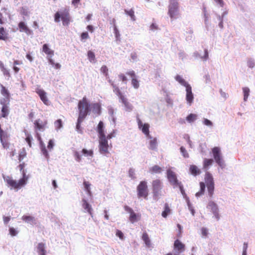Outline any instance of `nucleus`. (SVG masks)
Segmentation results:
<instances>
[{"label": "nucleus", "instance_id": "obj_1", "mask_svg": "<svg viewBox=\"0 0 255 255\" xmlns=\"http://www.w3.org/2000/svg\"><path fill=\"white\" fill-rule=\"evenodd\" d=\"M24 163L20 164L18 166L20 171L22 172V178H21L18 181L13 180L11 177L7 176L6 178V182L7 184L10 186L12 188L14 189H20L22 186H24L28 179V176L26 175V172L24 169Z\"/></svg>", "mask_w": 255, "mask_h": 255}, {"label": "nucleus", "instance_id": "obj_2", "mask_svg": "<svg viewBox=\"0 0 255 255\" xmlns=\"http://www.w3.org/2000/svg\"><path fill=\"white\" fill-rule=\"evenodd\" d=\"M167 14L171 20L176 19L180 16L178 0H169Z\"/></svg>", "mask_w": 255, "mask_h": 255}, {"label": "nucleus", "instance_id": "obj_3", "mask_svg": "<svg viewBox=\"0 0 255 255\" xmlns=\"http://www.w3.org/2000/svg\"><path fill=\"white\" fill-rule=\"evenodd\" d=\"M90 105L89 104L87 98L84 97L82 99L80 100L78 102V117L80 119H85L90 111Z\"/></svg>", "mask_w": 255, "mask_h": 255}, {"label": "nucleus", "instance_id": "obj_4", "mask_svg": "<svg viewBox=\"0 0 255 255\" xmlns=\"http://www.w3.org/2000/svg\"><path fill=\"white\" fill-rule=\"evenodd\" d=\"M167 178L171 185L174 187H179L181 193L183 194L184 192L183 186L181 182L177 179L176 174L170 169L167 170Z\"/></svg>", "mask_w": 255, "mask_h": 255}, {"label": "nucleus", "instance_id": "obj_5", "mask_svg": "<svg viewBox=\"0 0 255 255\" xmlns=\"http://www.w3.org/2000/svg\"><path fill=\"white\" fill-rule=\"evenodd\" d=\"M60 18L62 21L63 25L65 26H68L71 21V17L68 10H65L61 13L59 12H56L54 15L55 21L59 22Z\"/></svg>", "mask_w": 255, "mask_h": 255}, {"label": "nucleus", "instance_id": "obj_6", "mask_svg": "<svg viewBox=\"0 0 255 255\" xmlns=\"http://www.w3.org/2000/svg\"><path fill=\"white\" fill-rule=\"evenodd\" d=\"M137 195L138 198H143L147 200L148 196V189L147 182L141 181L136 187Z\"/></svg>", "mask_w": 255, "mask_h": 255}, {"label": "nucleus", "instance_id": "obj_7", "mask_svg": "<svg viewBox=\"0 0 255 255\" xmlns=\"http://www.w3.org/2000/svg\"><path fill=\"white\" fill-rule=\"evenodd\" d=\"M153 197L157 199L161 196V190L163 188V184L161 180L156 179L153 180L151 183Z\"/></svg>", "mask_w": 255, "mask_h": 255}, {"label": "nucleus", "instance_id": "obj_8", "mask_svg": "<svg viewBox=\"0 0 255 255\" xmlns=\"http://www.w3.org/2000/svg\"><path fill=\"white\" fill-rule=\"evenodd\" d=\"M205 181L207 187L208 195L211 197L214 194V182L213 178L210 173L207 172L205 174Z\"/></svg>", "mask_w": 255, "mask_h": 255}, {"label": "nucleus", "instance_id": "obj_9", "mask_svg": "<svg viewBox=\"0 0 255 255\" xmlns=\"http://www.w3.org/2000/svg\"><path fill=\"white\" fill-rule=\"evenodd\" d=\"M99 138V150L101 153L106 154L108 153L109 145L108 143L106 137Z\"/></svg>", "mask_w": 255, "mask_h": 255}, {"label": "nucleus", "instance_id": "obj_10", "mask_svg": "<svg viewBox=\"0 0 255 255\" xmlns=\"http://www.w3.org/2000/svg\"><path fill=\"white\" fill-rule=\"evenodd\" d=\"M75 156L78 159H80L83 156L87 158H91L93 157V151L92 149L87 150L86 149H83L81 152H75Z\"/></svg>", "mask_w": 255, "mask_h": 255}, {"label": "nucleus", "instance_id": "obj_11", "mask_svg": "<svg viewBox=\"0 0 255 255\" xmlns=\"http://www.w3.org/2000/svg\"><path fill=\"white\" fill-rule=\"evenodd\" d=\"M47 124V120H41L40 119L35 120L34 122V128L36 130H44L46 127Z\"/></svg>", "mask_w": 255, "mask_h": 255}, {"label": "nucleus", "instance_id": "obj_12", "mask_svg": "<svg viewBox=\"0 0 255 255\" xmlns=\"http://www.w3.org/2000/svg\"><path fill=\"white\" fill-rule=\"evenodd\" d=\"M124 209L126 211L130 214L129 220L132 223L136 222L139 219L140 216L136 215L131 208L126 205L125 206Z\"/></svg>", "mask_w": 255, "mask_h": 255}, {"label": "nucleus", "instance_id": "obj_13", "mask_svg": "<svg viewBox=\"0 0 255 255\" xmlns=\"http://www.w3.org/2000/svg\"><path fill=\"white\" fill-rule=\"evenodd\" d=\"M19 31L20 32H24L26 35H30L32 34V30H31L27 25L26 23L23 21H20L18 24Z\"/></svg>", "mask_w": 255, "mask_h": 255}, {"label": "nucleus", "instance_id": "obj_14", "mask_svg": "<svg viewBox=\"0 0 255 255\" xmlns=\"http://www.w3.org/2000/svg\"><path fill=\"white\" fill-rule=\"evenodd\" d=\"M207 208L211 210L216 219L219 220L220 219V215L218 213V208L217 204L213 201H210Z\"/></svg>", "mask_w": 255, "mask_h": 255}, {"label": "nucleus", "instance_id": "obj_15", "mask_svg": "<svg viewBox=\"0 0 255 255\" xmlns=\"http://www.w3.org/2000/svg\"><path fill=\"white\" fill-rule=\"evenodd\" d=\"M138 127L140 129L142 132L145 134L147 136L149 137V125L148 124H143L142 122L139 119H137Z\"/></svg>", "mask_w": 255, "mask_h": 255}, {"label": "nucleus", "instance_id": "obj_16", "mask_svg": "<svg viewBox=\"0 0 255 255\" xmlns=\"http://www.w3.org/2000/svg\"><path fill=\"white\" fill-rule=\"evenodd\" d=\"M127 74L131 78V84L135 89H137L139 87V82L136 78L135 72L133 70L129 71L127 73Z\"/></svg>", "mask_w": 255, "mask_h": 255}, {"label": "nucleus", "instance_id": "obj_17", "mask_svg": "<svg viewBox=\"0 0 255 255\" xmlns=\"http://www.w3.org/2000/svg\"><path fill=\"white\" fill-rule=\"evenodd\" d=\"M185 245L179 240L177 239L174 243V250L178 253H181L185 251Z\"/></svg>", "mask_w": 255, "mask_h": 255}, {"label": "nucleus", "instance_id": "obj_18", "mask_svg": "<svg viewBox=\"0 0 255 255\" xmlns=\"http://www.w3.org/2000/svg\"><path fill=\"white\" fill-rule=\"evenodd\" d=\"M36 93L40 97L41 100L46 105H49V101L46 96V92L42 89H37L36 90Z\"/></svg>", "mask_w": 255, "mask_h": 255}, {"label": "nucleus", "instance_id": "obj_19", "mask_svg": "<svg viewBox=\"0 0 255 255\" xmlns=\"http://www.w3.org/2000/svg\"><path fill=\"white\" fill-rule=\"evenodd\" d=\"M124 105L126 111L131 112L133 109L132 105L128 102V99L124 95L119 98Z\"/></svg>", "mask_w": 255, "mask_h": 255}, {"label": "nucleus", "instance_id": "obj_20", "mask_svg": "<svg viewBox=\"0 0 255 255\" xmlns=\"http://www.w3.org/2000/svg\"><path fill=\"white\" fill-rule=\"evenodd\" d=\"M186 99L188 103L191 104L193 101V95L192 92V88L190 85L186 87Z\"/></svg>", "mask_w": 255, "mask_h": 255}, {"label": "nucleus", "instance_id": "obj_21", "mask_svg": "<svg viewBox=\"0 0 255 255\" xmlns=\"http://www.w3.org/2000/svg\"><path fill=\"white\" fill-rule=\"evenodd\" d=\"M42 51L47 56L48 58H51L54 54V50L51 49L47 44H43Z\"/></svg>", "mask_w": 255, "mask_h": 255}, {"label": "nucleus", "instance_id": "obj_22", "mask_svg": "<svg viewBox=\"0 0 255 255\" xmlns=\"http://www.w3.org/2000/svg\"><path fill=\"white\" fill-rule=\"evenodd\" d=\"M97 132L98 133L99 138L106 137L104 130V123L100 121L97 127Z\"/></svg>", "mask_w": 255, "mask_h": 255}, {"label": "nucleus", "instance_id": "obj_23", "mask_svg": "<svg viewBox=\"0 0 255 255\" xmlns=\"http://www.w3.org/2000/svg\"><path fill=\"white\" fill-rule=\"evenodd\" d=\"M10 109L9 106H4L1 107L0 119H7L9 114Z\"/></svg>", "mask_w": 255, "mask_h": 255}, {"label": "nucleus", "instance_id": "obj_24", "mask_svg": "<svg viewBox=\"0 0 255 255\" xmlns=\"http://www.w3.org/2000/svg\"><path fill=\"white\" fill-rule=\"evenodd\" d=\"M37 250L39 255H46L45 244L43 243H40L38 244Z\"/></svg>", "mask_w": 255, "mask_h": 255}, {"label": "nucleus", "instance_id": "obj_25", "mask_svg": "<svg viewBox=\"0 0 255 255\" xmlns=\"http://www.w3.org/2000/svg\"><path fill=\"white\" fill-rule=\"evenodd\" d=\"M212 152L215 159H221V153L220 148L215 147L212 149Z\"/></svg>", "mask_w": 255, "mask_h": 255}, {"label": "nucleus", "instance_id": "obj_26", "mask_svg": "<svg viewBox=\"0 0 255 255\" xmlns=\"http://www.w3.org/2000/svg\"><path fill=\"white\" fill-rule=\"evenodd\" d=\"M92 111L94 113L97 115L101 114V107L99 103H94L91 105Z\"/></svg>", "mask_w": 255, "mask_h": 255}, {"label": "nucleus", "instance_id": "obj_27", "mask_svg": "<svg viewBox=\"0 0 255 255\" xmlns=\"http://www.w3.org/2000/svg\"><path fill=\"white\" fill-rule=\"evenodd\" d=\"M21 219L23 222L30 224H33L35 221L34 217L29 215H23Z\"/></svg>", "mask_w": 255, "mask_h": 255}, {"label": "nucleus", "instance_id": "obj_28", "mask_svg": "<svg viewBox=\"0 0 255 255\" xmlns=\"http://www.w3.org/2000/svg\"><path fill=\"white\" fill-rule=\"evenodd\" d=\"M189 170L190 173L194 176L199 175L201 173L200 169L194 165H192L190 166Z\"/></svg>", "mask_w": 255, "mask_h": 255}, {"label": "nucleus", "instance_id": "obj_29", "mask_svg": "<svg viewBox=\"0 0 255 255\" xmlns=\"http://www.w3.org/2000/svg\"><path fill=\"white\" fill-rule=\"evenodd\" d=\"M83 208L86 210L90 214L92 215V209L91 208V205L87 202V201L85 199L83 200Z\"/></svg>", "mask_w": 255, "mask_h": 255}, {"label": "nucleus", "instance_id": "obj_30", "mask_svg": "<svg viewBox=\"0 0 255 255\" xmlns=\"http://www.w3.org/2000/svg\"><path fill=\"white\" fill-rule=\"evenodd\" d=\"M10 97H4L0 99V104L2 107L9 106L10 103Z\"/></svg>", "mask_w": 255, "mask_h": 255}, {"label": "nucleus", "instance_id": "obj_31", "mask_svg": "<svg viewBox=\"0 0 255 255\" xmlns=\"http://www.w3.org/2000/svg\"><path fill=\"white\" fill-rule=\"evenodd\" d=\"M163 171L161 167L158 165H154L149 169L150 173H160Z\"/></svg>", "mask_w": 255, "mask_h": 255}, {"label": "nucleus", "instance_id": "obj_32", "mask_svg": "<svg viewBox=\"0 0 255 255\" xmlns=\"http://www.w3.org/2000/svg\"><path fill=\"white\" fill-rule=\"evenodd\" d=\"M142 240L144 241V243L147 247H150L151 245L150 240L147 233L144 232L143 233L142 236Z\"/></svg>", "mask_w": 255, "mask_h": 255}, {"label": "nucleus", "instance_id": "obj_33", "mask_svg": "<svg viewBox=\"0 0 255 255\" xmlns=\"http://www.w3.org/2000/svg\"><path fill=\"white\" fill-rule=\"evenodd\" d=\"M171 210L167 203L164 205V210L162 212V216L163 218H166L167 215L170 213Z\"/></svg>", "mask_w": 255, "mask_h": 255}, {"label": "nucleus", "instance_id": "obj_34", "mask_svg": "<svg viewBox=\"0 0 255 255\" xmlns=\"http://www.w3.org/2000/svg\"><path fill=\"white\" fill-rule=\"evenodd\" d=\"M200 191L196 193V196H197V197H199V196L202 195L205 192V184L204 182H201L200 183Z\"/></svg>", "mask_w": 255, "mask_h": 255}, {"label": "nucleus", "instance_id": "obj_35", "mask_svg": "<svg viewBox=\"0 0 255 255\" xmlns=\"http://www.w3.org/2000/svg\"><path fill=\"white\" fill-rule=\"evenodd\" d=\"M8 38L7 33L5 31L3 27L0 28V39L6 40Z\"/></svg>", "mask_w": 255, "mask_h": 255}, {"label": "nucleus", "instance_id": "obj_36", "mask_svg": "<svg viewBox=\"0 0 255 255\" xmlns=\"http://www.w3.org/2000/svg\"><path fill=\"white\" fill-rule=\"evenodd\" d=\"M175 79L177 81H178L180 84L183 85V86L187 87V86H189L190 85L188 84L180 75H177L175 77Z\"/></svg>", "mask_w": 255, "mask_h": 255}, {"label": "nucleus", "instance_id": "obj_37", "mask_svg": "<svg viewBox=\"0 0 255 255\" xmlns=\"http://www.w3.org/2000/svg\"><path fill=\"white\" fill-rule=\"evenodd\" d=\"M0 93L4 97H10V95L8 90L2 85H0Z\"/></svg>", "mask_w": 255, "mask_h": 255}, {"label": "nucleus", "instance_id": "obj_38", "mask_svg": "<svg viewBox=\"0 0 255 255\" xmlns=\"http://www.w3.org/2000/svg\"><path fill=\"white\" fill-rule=\"evenodd\" d=\"M0 69L4 75H5L8 77H9L10 76V73H9L8 70H7V69L4 67L3 63L1 61H0Z\"/></svg>", "mask_w": 255, "mask_h": 255}, {"label": "nucleus", "instance_id": "obj_39", "mask_svg": "<svg viewBox=\"0 0 255 255\" xmlns=\"http://www.w3.org/2000/svg\"><path fill=\"white\" fill-rule=\"evenodd\" d=\"M125 12L130 17L132 20H135L136 18L134 15V11L133 9H130L129 10L125 9Z\"/></svg>", "mask_w": 255, "mask_h": 255}, {"label": "nucleus", "instance_id": "obj_40", "mask_svg": "<svg viewBox=\"0 0 255 255\" xmlns=\"http://www.w3.org/2000/svg\"><path fill=\"white\" fill-rule=\"evenodd\" d=\"M88 59L91 62H95V53L91 50H89L87 53Z\"/></svg>", "mask_w": 255, "mask_h": 255}, {"label": "nucleus", "instance_id": "obj_41", "mask_svg": "<svg viewBox=\"0 0 255 255\" xmlns=\"http://www.w3.org/2000/svg\"><path fill=\"white\" fill-rule=\"evenodd\" d=\"M151 140L149 141V146L150 148L152 149H155L157 146V140L156 138H152L149 135V137Z\"/></svg>", "mask_w": 255, "mask_h": 255}, {"label": "nucleus", "instance_id": "obj_42", "mask_svg": "<svg viewBox=\"0 0 255 255\" xmlns=\"http://www.w3.org/2000/svg\"><path fill=\"white\" fill-rule=\"evenodd\" d=\"M100 71L106 76L107 79L109 78V69L106 65H103L100 69Z\"/></svg>", "mask_w": 255, "mask_h": 255}, {"label": "nucleus", "instance_id": "obj_43", "mask_svg": "<svg viewBox=\"0 0 255 255\" xmlns=\"http://www.w3.org/2000/svg\"><path fill=\"white\" fill-rule=\"evenodd\" d=\"M111 85L114 89V91L116 93L117 95L119 97V98L123 96L120 89L117 86L114 85L113 83L111 84Z\"/></svg>", "mask_w": 255, "mask_h": 255}, {"label": "nucleus", "instance_id": "obj_44", "mask_svg": "<svg viewBox=\"0 0 255 255\" xmlns=\"http://www.w3.org/2000/svg\"><path fill=\"white\" fill-rule=\"evenodd\" d=\"M243 91L244 92V100L245 101H246L249 96L250 89L248 87H244L243 88Z\"/></svg>", "mask_w": 255, "mask_h": 255}, {"label": "nucleus", "instance_id": "obj_45", "mask_svg": "<svg viewBox=\"0 0 255 255\" xmlns=\"http://www.w3.org/2000/svg\"><path fill=\"white\" fill-rule=\"evenodd\" d=\"M84 119H80L79 117L78 118L77 123L76 125V129L78 132L80 133L82 132V128L81 127V124L83 122Z\"/></svg>", "mask_w": 255, "mask_h": 255}, {"label": "nucleus", "instance_id": "obj_46", "mask_svg": "<svg viewBox=\"0 0 255 255\" xmlns=\"http://www.w3.org/2000/svg\"><path fill=\"white\" fill-rule=\"evenodd\" d=\"M197 118V116L194 114H190L186 117V120L189 123L193 122Z\"/></svg>", "mask_w": 255, "mask_h": 255}, {"label": "nucleus", "instance_id": "obj_47", "mask_svg": "<svg viewBox=\"0 0 255 255\" xmlns=\"http://www.w3.org/2000/svg\"><path fill=\"white\" fill-rule=\"evenodd\" d=\"M54 126L56 129L58 130L62 127V121L61 119H58L54 122Z\"/></svg>", "mask_w": 255, "mask_h": 255}, {"label": "nucleus", "instance_id": "obj_48", "mask_svg": "<svg viewBox=\"0 0 255 255\" xmlns=\"http://www.w3.org/2000/svg\"><path fill=\"white\" fill-rule=\"evenodd\" d=\"M83 184H84L85 190L87 192L88 194H89L90 195L91 194V192L90 190L91 184L87 181H84Z\"/></svg>", "mask_w": 255, "mask_h": 255}, {"label": "nucleus", "instance_id": "obj_49", "mask_svg": "<svg viewBox=\"0 0 255 255\" xmlns=\"http://www.w3.org/2000/svg\"><path fill=\"white\" fill-rule=\"evenodd\" d=\"M7 137L8 134L6 132L3 131L2 133H0V139L1 142H3V140H5Z\"/></svg>", "mask_w": 255, "mask_h": 255}, {"label": "nucleus", "instance_id": "obj_50", "mask_svg": "<svg viewBox=\"0 0 255 255\" xmlns=\"http://www.w3.org/2000/svg\"><path fill=\"white\" fill-rule=\"evenodd\" d=\"M26 137L25 138V140L26 142L28 143L29 147H31V140L32 139V137L29 133L26 134Z\"/></svg>", "mask_w": 255, "mask_h": 255}, {"label": "nucleus", "instance_id": "obj_51", "mask_svg": "<svg viewBox=\"0 0 255 255\" xmlns=\"http://www.w3.org/2000/svg\"><path fill=\"white\" fill-rule=\"evenodd\" d=\"M49 63L54 66L55 69H58L61 68V65L59 63H55L54 61L51 58H49Z\"/></svg>", "mask_w": 255, "mask_h": 255}, {"label": "nucleus", "instance_id": "obj_52", "mask_svg": "<svg viewBox=\"0 0 255 255\" xmlns=\"http://www.w3.org/2000/svg\"><path fill=\"white\" fill-rule=\"evenodd\" d=\"M180 151H181V153H182V155H183L184 158L189 157L188 153H187V151L186 150V149L184 147H183V146H181L180 147Z\"/></svg>", "mask_w": 255, "mask_h": 255}, {"label": "nucleus", "instance_id": "obj_53", "mask_svg": "<svg viewBox=\"0 0 255 255\" xmlns=\"http://www.w3.org/2000/svg\"><path fill=\"white\" fill-rule=\"evenodd\" d=\"M119 77L123 82H124L126 84L127 83L128 79L125 74H120L119 75Z\"/></svg>", "mask_w": 255, "mask_h": 255}, {"label": "nucleus", "instance_id": "obj_54", "mask_svg": "<svg viewBox=\"0 0 255 255\" xmlns=\"http://www.w3.org/2000/svg\"><path fill=\"white\" fill-rule=\"evenodd\" d=\"M89 38V34L87 32H82L81 34V40L87 39Z\"/></svg>", "mask_w": 255, "mask_h": 255}, {"label": "nucleus", "instance_id": "obj_55", "mask_svg": "<svg viewBox=\"0 0 255 255\" xmlns=\"http://www.w3.org/2000/svg\"><path fill=\"white\" fill-rule=\"evenodd\" d=\"M116 236L118 237L120 239L123 240L124 239V234L122 233V232L120 230H117L116 231Z\"/></svg>", "mask_w": 255, "mask_h": 255}, {"label": "nucleus", "instance_id": "obj_56", "mask_svg": "<svg viewBox=\"0 0 255 255\" xmlns=\"http://www.w3.org/2000/svg\"><path fill=\"white\" fill-rule=\"evenodd\" d=\"M9 233L12 236H15L17 234V232L13 228H10L9 229Z\"/></svg>", "mask_w": 255, "mask_h": 255}, {"label": "nucleus", "instance_id": "obj_57", "mask_svg": "<svg viewBox=\"0 0 255 255\" xmlns=\"http://www.w3.org/2000/svg\"><path fill=\"white\" fill-rule=\"evenodd\" d=\"M26 156V152L24 150H22L19 154V159H23Z\"/></svg>", "mask_w": 255, "mask_h": 255}, {"label": "nucleus", "instance_id": "obj_58", "mask_svg": "<svg viewBox=\"0 0 255 255\" xmlns=\"http://www.w3.org/2000/svg\"><path fill=\"white\" fill-rule=\"evenodd\" d=\"M224 15V14H223L222 15V16H219V20H220V22L219 24V26L221 28H223V19Z\"/></svg>", "mask_w": 255, "mask_h": 255}, {"label": "nucleus", "instance_id": "obj_59", "mask_svg": "<svg viewBox=\"0 0 255 255\" xmlns=\"http://www.w3.org/2000/svg\"><path fill=\"white\" fill-rule=\"evenodd\" d=\"M202 235L204 237H206L208 235V230L205 228H202L201 229Z\"/></svg>", "mask_w": 255, "mask_h": 255}, {"label": "nucleus", "instance_id": "obj_60", "mask_svg": "<svg viewBox=\"0 0 255 255\" xmlns=\"http://www.w3.org/2000/svg\"><path fill=\"white\" fill-rule=\"evenodd\" d=\"M203 123L204 125L208 126H212V123L209 120L207 119H204Z\"/></svg>", "mask_w": 255, "mask_h": 255}, {"label": "nucleus", "instance_id": "obj_61", "mask_svg": "<svg viewBox=\"0 0 255 255\" xmlns=\"http://www.w3.org/2000/svg\"><path fill=\"white\" fill-rule=\"evenodd\" d=\"M247 249H248V244L247 243H244L243 245V254L247 255Z\"/></svg>", "mask_w": 255, "mask_h": 255}, {"label": "nucleus", "instance_id": "obj_62", "mask_svg": "<svg viewBox=\"0 0 255 255\" xmlns=\"http://www.w3.org/2000/svg\"><path fill=\"white\" fill-rule=\"evenodd\" d=\"M213 160H206L204 163V168H207L209 165L212 164Z\"/></svg>", "mask_w": 255, "mask_h": 255}, {"label": "nucleus", "instance_id": "obj_63", "mask_svg": "<svg viewBox=\"0 0 255 255\" xmlns=\"http://www.w3.org/2000/svg\"><path fill=\"white\" fill-rule=\"evenodd\" d=\"M54 146V142L52 139L49 140L47 147L49 149H51Z\"/></svg>", "mask_w": 255, "mask_h": 255}, {"label": "nucleus", "instance_id": "obj_64", "mask_svg": "<svg viewBox=\"0 0 255 255\" xmlns=\"http://www.w3.org/2000/svg\"><path fill=\"white\" fill-rule=\"evenodd\" d=\"M215 2L219 4L221 7H223L224 5V2L223 0H214Z\"/></svg>", "mask_w": 255, "mask_h": 255}]
</instances>
